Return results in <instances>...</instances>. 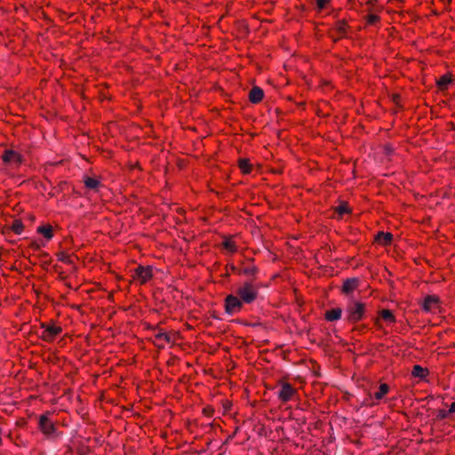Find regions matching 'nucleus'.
Listing matches in <instances>:
<instances>
[{
  "label": "nucleus",
  "instance_id": "15",
  "mask_svg": "<svg viewBox=\"0 0 455 455\" xmlns=\"http://www.w3.org/2000/svg\"><path fill=\"white\" fill-rule=\"evenodd\" d=\"M451 83V76H449L448 75H444V76H441L440 79L437 81V85L440 90L443 91L447 88L448 84H450Z\"/></svg>",
  "mask_w": 455,
  "mask_h": 455
},
{
  "label": "nucleus",
  "instance_id": "23",
  "mask_svg": "<svg viewBox=\"0 0 455 455\" xmlns=\"http://www.w3.org/2000/svg\"><path fill=\"white\" fill-rule=\"evenodd\" d=\"M256 271V268L255 267H252V266H247V267H243L241 270H240V274L241 275H247V276H251V275H253L254 273Z\"/></svg>",
  "mask_w": 455,
  "mask_h": 455
},
{
  "label": "nucleus",
  "instance_id": "34",
  "mask_svg": "<svg viewBox=\"0 0 455 455\" xmlns=\"http://www.w3.org/2000/svg\"><path fill=\"white\" fill-rule=\"evenodd\" d=\"M212 410L211 411H207V410H204V413H207L208 415H210V413H212Z\"/></svg>",
  "mask_w": 455,
  "mask_h": 455
},
{
  "label": "nucleus",
  "instance_id": "14",
  "mask_svg": "<svg viewBox=\"0 0 455 455\" xmlns=\"http://www.w3.org/2000/svg\"><path fill=\"white\" fill-rule=\"evenodd\" d=\"M37 232L42 234L46 239L50 240L52 237V228L51 226H40L37 228Z\"/></svg>",
  "mask_w": 455,
  "mask_h": 455
},
{
  "label": "nucleus",
  "instance_id": "32",
  "mask_svg": "<svg viewBox=\"0 0 455 455\" xmlns=\"http://www.w3.org/2000/svg\"><path fill=\"white\" fill-rule=\"evenodd\" d=\"M30 246L35 250H38L40 248V244L36 242H31Z\"/></svg>",
  "mask_w": 455,
  "mask_h": 455
},
{
  "label": "nucleus",
  "instance_id": "27",
  "mask_svg": "<svg viewBox=\"0 0 455 455\" xmlns=\"http://www.w3.org/2000/svg\"><path fill=\"white\" fill-rule=\"evenodd\" d=\"M355 286H342V293L348 296L354 291Z\"/></svg>",
  "mask_w": 455,
  "mask_h": 455
},
{
  "label": "nucleus",
  "instance_id": "16",
  "mask_svg": "<svg viewBox=\"0 0 455 455\" xmlns=\"http://www.w3.org/2000/svg\"><path fill=\"white\" fill-rule=\"evenodd\" d=\"M389 390V387L388 385L387 384H381L379 387V391H377L375 394H374V398L376 400H380L383 398V396L387 394Z\"/></svg>",
  "mask_w": 455,
  "mask_h": 455
},
{
  "label": "nucleus",
  "instance_id": "10",
  "mask_svg": "<svg viewBox=\"0 0 455 455\" xmlns=\"http://www.w3.org/2000/svg\"><path fill=\"white\" fill-rule=\"evenodd\" d=\"M264 97L263 90L259 86H254L249 92V100L251 103H259Z\"/></svg>",
  "mask_w": 455,
  "mask_h": 455
},
{
  "label": "nucleus",
  "instance_id": "21",
  "mask_svg": "<svg viewBox=\"0 0 455 455\" xmlns=\"http://www.w3.org/2000/svg\"><path fill=\"white\" fill-rule=\"evenodd\" d=\"M239 167L244 173H249L251 172V164L247 159H240Z\"/></svg>",
  "mask_w": 455,
  "mask_h": 455
},
{
  "label": "nucleus",
  "instance_id": "18",
  "mask_svg": "<svg viewBox=\"0 0 455 455\" xmlns=\"http://www.w3.org/2000/svg\"><path fill=\"white\" fill-rule=\"evenodd\" d=\"M23 228V223L20 220H15L12 223L11 229L17 235L21 234Z\"/></svg>",
  "mask_w": 455,
  "mask_h": 455
},
{
  "label": "nucleus",
  "instance_id": "7",
  "mask_svg": "<svg viewBox=\"0 0 455 455\" xmlns=\"http://www.w3.org/2000/svg\"><path fill=\"white\" fill-rule=\"evenodd\" d=\"M295 393L296 390L292 387V386L284 382L281 384V388L277 392V395L282 402L286 403L292 398Z\"/></svg>",
  "mask_w": 455,
  "mask_h": 455
},
{
  "label": "nucleus",
  "instance_id": "29",
  "mask_svg": "<svg viewBox=\"0 0 455 455\" xmlns=\"http://www.w3.org/2000/svg\"><path fill=\"white\" fill-rule=\"evenodd\" d=\"M448 415H449V412L447 411H445V410H439L438 413H437V418L439 419H443L447 418Z\"/></svg>",
  "mask_w": 455,
  "mask_h": 455
},
{
  "label": "nucleus",
  "instance_id": "12",
  "mask_svg": "<svg viewBox=\"0 0 455 455\" xmlns=\"http://www.w3.org/2000/svg\"><path fill=\"white\" fill-rule=\"evenodd\" d=\"M341 313L340 308H334L325 313V318L330 322L336 321L341 317Z\"/></svg>",
  "mask_w": 455,
  "mask_h": 455
},
{
  "label": "nucleus",
  "instance_id": "30",
  "mask_svg": "<svg viewBox=\"0 0 455 455\" xmlns=\"http://www.w3.org/2000/svg\"><path fill=\"white\" fill-rule=\"evenodd\" d=\"M357 282L355 278H347L344 280L343 284L348 285V284H355Z\"/></svg>",
  "mask_w": 455,
  "mask_h": 455
},
{
  "label": "nucleus",
  "instance_id": "8",
  "mask_svg": "<svg viewBox=\"0 0 455 455\" xmlns=\"http://www.w3.org/2000/svg\"><path fill=\"white\" fill-rule=\"evenodd\" d=\"M2 159L4 163H15L17 164L22 162V156L12 149L5 150L2 156Z\"/></svg>",
  "mask_w": 455,
  "mask_h": 455
},
{
  "label": "nucleus",
  "instance_id": "33",
  "mask_svg": "<svg viewBox=\"0 0 455 455\" xmlns=\"http://www.w3.org/2000/svg\"><path fill=\"white\" fill-rule=\"evenodd\" d=\"M448 412H449V414L455 412V403H452L450 405V408H449Z\"/></svg>",
  "mask_w": 455,
  "mask_h": 455
},
{
  "label": "nucleus",
  "instance_id": "6",
  "mask_svg": "<svg viewBox=\"0 0 455 455\" xmlns=\"http://www.w3.org/2000/svg\"><path fill=\"white\" fill-rule=\"evenodd\" d=\"M39 429L48 437L52 436L56 432L54 423L49 419L47 415H41L38 420Z\"/></svg>",
  "mask_w": 455,
  "mask_h": 455
},
{
  "label": "nucleus",
  "instance_id": "1",
  "mask_svg": "<svg viewBox=\"0 0 455 455\" xmlns=\"http://www.w3.org/2000/svg\"><path fill=\"white\" fill-rule=\"evenodd\" d=\"M156 275H158V273H154L151 267L139 266L132 271V277L133 281L143 284L148 281H156Z\"/></svg>",
  "mask_w": 455,
  "mask_h": 455
},
{
  "label": "nucleus",
  "instance_id": "22",
  "mask_svg": "<svg viewBox=\"0 0 455 455\" xmlns=\"http://www.w3.org/2000/svg\"><path fill=\"white\" fill-rule=\"evenodd\" d=\"M381 317L387 322H395V316L390 310L384 309L380 313Z\"/></svg>",
  "mask_w": 455,
  "mask_h": 455
},
{
  "label": "nucleus",
  "instance_id": "26",
  "mask_svg": "<svg viewBox=\"0 0 455 455\" xmlns=\"http://www.w3.org/2000/svg\"><path fill=\"white\" fill-rule=\"evenodd\" d=\"M379 20V17L375 14H370L367 17V22L371 25L375 24Z\"/></svg>",
  "mask_w": 455,
  "mask_h": 455
},
{
  "label": "nucleus",
  "instance_id": "31",
  "mask_svg": "<svg viewBox=\"0 0 455 455\" xmlns=\"http://www.w3.org/2000/svg\"><path fill=\"white\" fill-rule=\"evenodd\" d=\"M338 30H339V32L340 34L345 33V31H346V24L344 22H341L340 24H339Z\"/></svg>",
  "mask_w": 455,
  "mask_h": 455
},
{
  "label": "nucleus",
  "instance_id": "35",
  "mask_svg": "<svg viewBox=\"0 0 455 455\" xmlns=\"http://www.w3.org/2000/svg\"><path fill=\"white\" fill-rule=\"evenodd\" d=\"M243 284L248 285V284H250V282H249V281H245V282L243 283Z\"/></svg>",
  "mask_w": 455,
  "mask_h": 455
},
{
  "label": "nucleus",
  "instance_id": "9",
  "mask_svg": "<svg viewBox=\"0 0 455 455\" xmlns=\"http://www.w3.org/2000/svg\"><path fill=\"white\" fill-rule=\"evenodd\" d=\"M439 298L435 295H428L425 298L422 304L423 309L427 312H430L438 307Z\"/></svg>",
  "mask_w": 455,
  "mask_h": 455
},
{
  "label": "nucleus",
  "instance_id": "25",
  "mask_svg": "<svg viewBox=\"0 0 455 455\" xmlns=\"http://www.w3.org/2000/svg\"><path fill=\"white\" fill-rule=\"evenodd\" d=\"M58 259L59 260L64 262V263H68V264H71L72 263V260H71V258L68 254L65 253V252H60L58 254Z\"/></svg>",
  "mask_w": 455,
  "mask_h": 455
},
{
  "label": "nucleus",
  "instance_id": "19",
  "mask_svg": "<svg viewBox=\"0 0 455 455\" xmlns=\"http://www.w3.org/2000/svg\"><path fill=\"white\" fill-rule=\"evenodd\" d=\"M155 338L156 340H164L167 343H171L172 341V337L168 333L161 331L155 335Z\"/></svg>",
  "mask_w": 455,
  "mask_h": 455
},
{
  "label": "nucleus",
  "instance_id": "2",
  "mask_svg": "<svg viewBox=\"0 0 455 455\" xmlns=\"http://www.w3.org/2000/svg\"><path fill=\"white\" fill-rule=\"evenodd\" d=\"M364 310V304L352 300L346 308L347 319L351 323L358 322L363 319Z\"/></svg>",
  "mask_w": 455,
  "mask_h": 455
},
{
  "label": "nucleus",
  "instance_id": "5",
  "mask_svg": "<svg viewBox=\"0 0 455 455\" xmlns=\"http://www.w3.org/2000/svg\"><path fill=\"white\" fill-rule=\"evenodd\" d=\"M42 329L41 338L45 341L53 340L62 331L59 326L47 323H42Z\"/></svg>",
  "mask_w": 455,
  "mask_h": 455
},
{
  "label": "nucleus",
  "instance_id": "20",
  "mask_svg": "<svg viewBox=\"0 0 455 455\" xmlns=\"http://www.w3.org/2000/svg\"><path fill=\"white\" fill-rule=\"evenodd\" d=\"M350 209L347 203H341L339 206L336 207L335 212L339 214V216H342L345 213L349 212Z\"/></svg>",
  "mask_w": 455,
  "mask_h": 455
},
{
  "label": "nucleus",
  "instance_id": "17",
  "mask_svg": "<svg viewBox=\"0 0 455 455\" xmlns=\"http://www.w3.org/2000/svg\"><path fill=\"white\" fill-rule=\"evenodd\" d=\"M85 187L91 189H96L100 186V181L92 177H86L84 180Z\"/></svg>",
  "mask_w": 455,
  "mask_h": 455
},
{
  "label": "nucleus",
  "instance_id": "28",
  "mask_svg": "<svg viewBox=\"0 0 455 455\" xmlns=\"http://www.w3.org/2000/svg\"><path fill=\"white\" fill-rule=\"evenodd\" d=\"M330 0H316V6L318 10H323L325 8L326 4Z\"/></svg>",
  "mask_w": 455,
  "mask_h": 455
},
{
  "label": "nucleus",
  "instance_id": "4",
  "mask_svg": "<svg viewBox=\"0 0 455 455\" xmlns=\"http://www.w3.org/2000/svg\"><path fill=\"white\" fill-rule=\"evenodd\" d=\"M235 294L239 297L242 302L251 303L257 297L258 291L255 286H239Z\"/></svg>",
  "mask_w": 455,
  "mask_h": 455
},
{
  "label": "nucleus",
  "instance_id": "11",
  "mask_svg": "<svg viewBox=\"0 0 455 455\" xmlns=\"http://www.w3.org/2000/svg\"><path fill=\"white\" fill-rule=\"evenodd\" d=\"M393 235L391 233L379 232L375 236V241L382 245L391 243Z\"/></svg>",
  "mask_w": 455,
  "mask_h": 455
},
{
  "label": "nucleus",
  "instance_id": "13",
  "mask_svg": "<svg viewBox=\"0 0 455 455\" xmlns=\"http://www.w3.org/2000/svg\"><path fill=\"white\" fill-rule=\"evenodd\" d=\"M427 370L421 367L420 365H414L413 366V369H412V371H411V374L416 377V378H419L420 379H424L426 377V375L427 374Z\"/></svg>",
  "mask_w": 455,
  "mask_h": 455
},
{
  "label": "nucleus",
  "instance_id": "3",
  "mask_svg": "<svg viewBox=\"0 0 455 455\" xmlns=\"http://www.w3.org/2000/svg\"><path fill=\"white\" fill-rule=\"evenodd\" d=\"M243 307V302L235 294H229L225 299V311L228 315H233L239 312Z\"/></svg>",
  "mask_w": 455,
  "mask_h": 455
},
{
  "label": "nucleus",
  "instance_id": "24",
  "mask_svg": "<svg viewBox=\"0 0 455 455\" xmlns=\"http://www.w3.org/2000/svg\"><path fill=\"white\" fill-rule=\"evenodd\" d=\"M223 247H224L227 251H230V252H234V251H235V250H236V249H235V243H234L233 241L229 240V239L225 240V241L223 242Z\"/></svg>",
  "mask_w": 455,
  "mask_h": 455
}]
</instances>
